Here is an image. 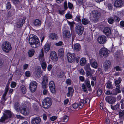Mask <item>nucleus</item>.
Instances as JSON below:
<instances>
[{
  "mask_svg": "<svg viewBox=\"0 0 124 124\" xmlns=\"http://www.w3.org/2000/svg\"><path fill=\"white\" fill-rule=\"evenodd\" d=\"M37 104L38 103L37 102V101H36L35 103H34L33 104L32 106L34 109L36 111L38 110L39 109V107L37 105Z\"/></svg>",
  "mask_w": 124,
  "mask_h": 124,
  "instance_id": "nucleus-34",
  "label": "nucleus"
},
{
  "mask_svg": "<svg viewBox=\"0 0 124 124\" xmlns=\"http://www.w3.org/2000/svg\"><path fill=\"white\" fill-rule=\"evenodd\" d=\"M97 40L100 44H104L106 41V37L103 35L100 36L98 37Z\"/></svg>",
  "mask_w": 124,
  "mask_h": 124,
  "instance_id": "nucleus-12",
  "label": "nucleus"
},
{
  "mask_svg": "<svg viewBox=\"0 0 124 124\" xmlns=\"http://www.w3.org/2000/svg\"><path fill=\"white\" fill-rule=\"evenodd\" d=\"M106 86L107 88L109 89H112L113 88L111 83L110 82L107 83Z\"/></svg>",
  "mask_w": 124,
  "mask_h": 124,
  "instance_id": "nucleus-43",
  "label": "nucleus"
},
{
  "mask_svg": "<svg viewBox=\"0 0 124 124\" xmlns=\"http://www.w3.org/2000/svg\"><path fill=\"white\" fill-rule=\"evenodd\" d=\"M49 37L50 39H56L58 38V37L57 34L54 33H52L49 35Z\"/></svg>",
  "mask_w": 124,
  "mask_h": 124,
  "instance_id": "nucleus-27",
  "label": "nucleus"
},
{
  "mask_svg": "<svg viewBox=\"0 0 124 124\" xmlns=\"http://www.w3.org/2000/svg\"><path fill=\"white\" fill-rule=\"evenodd\" d=\"M63 35L64 38L67 40L69 39L71 37V34L70 31L65 30L63 31Z\"/></svg>",
  "mask_w": 124,
  "mask_h": 124,
  "instance_id": "nucleus-14",
  "label": "nucleus"
},
{
  "mask_svg": "<svg viewBox=\"0 0 124 124\" xmlns=\"http://www.w3.org/2000/svg\"><path fill=\"white\" fill-rule=\"evenodd\" d=\"M52 104L51 99L49 98H46L44 99L42 103V107L45 108H49Z\"/></svg>",
  "mask_w": 124,
  "mask_h": 124,
  "instance_id": "nucleus-2",
  "label": "nucleus"
},
{
  "mask_svg": "<svg viewBox=\"0 0 124 124\" xmlns=\"http://www.w3.org/2000/svg\"><path fill=\"white\" fill-rule=\"evenodd\" d=\"M67 22L70 26L71 29H72V28L74 26V24H75V23L74 22H70L68 20H67Z\"/></svg>",
  "mask_w": 124,
  "mask_h": 124,
  "instance_id": "nucleus-37",
  "label": "nucleus"
},
{
  "mask_svg": "<svg viewBox=\"0 0 124 124\" xmlns=\"http://www.w3.org/2000/svg\"><path fill=\"white\" fill-rule=\"evenodd\" d=\"M47 83H45L44 82H42L41 84L42 88L44 89L46 88V85Z\"/></svg>",
  "mask_w": 124,
  "mask_h": 124,
  "instance_id": "nucleus-50",
  "label": "nucleus"
},
{
  "mask_svg": "<svg viewBox=\"0 0 124 124\" xmlns=\"http://www.w3.org/2000/svg\"><path fill=\"white\" fill-rule=\"evenodd\" d=\"M105 100L110 104H112L115 102L116 99L114 97L111 96L106 97L105 98Z\"/></svg>",
  "mask_w": 124,
  "mask_h": 124,
  "instance_id": "nucleus-11",
  "label": "nucleus"
},
{
  "mask_svg": "<svg viewBox=\"0 0 124 124\" xmlns=\"http://www.w3.org/2000/svg\"><path fill=\"white\" fill-rule=\"evenodd\" d=\"M23 105L20 106V104L18 102H16L14 105V108L15 110L17 112L20 110V108Z\"/></svg>",
  "mask_w": 124,
  "mask_h": 124,
  "instance_id": "nucleus-23",
  "label": "nucleus"
},
{
  "mask_svg": "<svg viewBox=\"0 0 124 124\" xmlns=\"http://www.w3.org/2000/svg\"><path fill=\"white\" fill-rule=\"evenodd\" d=\"M109 51L105 48H102L99 51V54L100 56L104 57H107Z\"/></svg>",
  "mask_w": 124,
  "mask_h": 124,
  "instance_id": "nucleus-4",
  "label": "nucleus"
},
{
  "mask_svg": "<svg viewBox=\"0 0 124 124\" xmlns=\"http://www.w3.org/2000/svg\"><path fill=\"white\" fill-rule=\"evenodd\" d=\"M74 49L76 51H78L80 50L81 47L79 44L77 43L74 45Z\"/></svg>",
  "mask_w": 124,
  "mask_h": 124,
  "instance_id": "nucleus-29",
  "label": "nucleus"
},
{
  "mask_svg": "<svg viewBox=\"0 0 124 124\" xmlns=\"http://www.w3.org/2000/svg\"><path fill=\"white\" fill-rule=\"evenodd\" d=\"M80 59V57L78 56H76V55L75 56V58L74 61H75L77 63H78V62L79 60Z\"/></svg>",
  "mask_w": 124,
  "mask_h": 124,
  "instance_id": "nucleus-63",
  "label": "nucleus"
},
{
  "mask_svg": "<svg viewBox=\"0 0 124 124\" xmlns=\"http://www.w3.org/2000/svg\"><path fill=\"white\" fill-rule=\"evenodd\" d=\"M9 89V85L7 84V85L6 86L5 89V92L4 93L6 94H7Z\"/></svg>",
  "mask_w": 124,
  "mask_h": 124,
  "instance_id": "nucleus-48",
  "label": "nucleus"
},
{
  "mask_svg": "<svg viewBox=\"0 0 124 124\" xmlns=\"http://www.w3.org/2000/svg\"><path fill=\"white\" fill-rule=\"evenodd\" d=\"M39 59L40 61L44 60V59L43 58L44 56V51L43 49H41V51L39 54Z\"/></svg>",
  "mask_w": 124,
  "mask_h": 124,
  "instance_id": "nucleus-26",
  "label": "nucleus"
},
{
  "mask_svg": "<svg viewBox=\"0 0 124 124\" xmlns=\"http://www.w3.org/2000/svg\"><path fill=\"white\" fill-rule=\"evenodd\" d=\"M50 45L49 44H45V47L44 49L45 50L48 51L50 50Z\"/></svg>",
  "mask_w": 124,
  "mask_h": 124,
  "instance_id": "nucleus-39",
  "label": "nucleus"
},
{
  "mask_svg": "<svg viewBox=\"0 0 124 124\" xmlns=\"http://www.w3.org/2000/svg\"><path fill=\"white\" fill-rule=\"evenodd\" d=\"M76 55L74 54H71L68 53L67 54V57L68 61L71 63L74 60Z\"/></svg>",
  "mask_w": 124,
  "mask_h": 124,
  "instance_id": "nucleus-8",
  "label": "nucleus"
},
{
  "mask_svg": "<svg viewBox=\"0 0 124 124\" xmlns=\"http://www.w3.org/2000/svg\"><path fill=\"white\" fill-rule=\"evenodd\" d=\"M49 87L51 92L53 93L55 92V86L53 81H50L49 84Z\"/></svg>",
  "mask_w": 124,
  "mask_h": 124,
  "instance_id": "nucleus-17",
  "label": "nucleus"
},
{
  "mask_svg": "<svg viewBox=\"0 0 124 124\" xmlns=\"http://www.w3.org/2000/svg\"><path fill=\"white\" fill-rule=\"evenodd\" d=\"M35 76L37 78H39L41 77L42 73L40 67H37V70L35 71Z\"/></svg>",
  "mask_w": 124,
  "mask_h": 124,
  "instance_id": "nucleus-9",
  "label": "nucleus"
},
{
  "mask_svg": "<svg viewBox=\"0 0 124 124\" xmlns=\"http://www.w3.org/2000/svg\"><path fill=\"white\" fill-rule=\"evenodd\" d=\"M41 23V21L38 19H36L33 22V24L36 26H38L40 25Z\"/></svg>",
  "mask_w": 124,
  "mask_h": 124,
  "instance_id": "nucleus-28",
  "label": "nucleus"
},
{
  "mask_svg": "<svg viewBox=\"0 0 124 124\" xmlns=\"http://www.w3.org/2000/svg\"><path fill=\"white\" fill-rule=\"evenodd\" d=\"M37 85V83L35 81L31 82V92H34L36 90Z\"/></svg>",
  "mask_w": 124,
  "mask_h": 124,
  "instance_id": "nucleus-20",
  "label": "nucleus"
},
{
  "mask_svg": "<svg viewBox=\"0 0 124 124\" xmlns=\"http://www.w3.org/2000/svg\"><path fill=\"white\" fill-rule=\"evenodd\" d=\"M40 121V118L39 117H36L31 120V124H39Z\"/></svg>",
  "mask_w": 124,
  "mask_h": 124,
  "instance_id": "nucleus-19",
  "label": "nucleus"
},
{
  "mask_svg": "<svg viewBox=\"0 0 124 124\" xmlns=\"http://www.w3.org/2000/svg\"><path fill=\"white\" fill-rule=\"evenodd\" d=\"M108 23L111 24L113 23L114 19L113 18L111 17L108 18Z\"/></svg>",
  "mask_w": 124,
  "mask_h": 124,
  "instance_id": "nucleus-44",
  "label": "nucleus"
},
{
  "mask_svg": "<svg viewBox=\"0 0 124 124\" xmlns=\"http://www.w3.org/2000/svg\"><path fill=\"white\" fill-rule=\"evenodd\" d=\"M78 107V105L77 103H75L72 105V107L74 109L77 108Z\"/></svg>",
  "mask_w": 124,
  "mask_h": 124,
  "instance_id": "nucleus-64",
  "label": "nucleus"
},
{
  "mask_svg": "<svg viewBox=\"0 0 124 124\" xmlns=\"http://www.w3.org/2000/svg\"><path fill=\"white\" fill-rule=\"evenodd\" d=\"M103 32L106 36H108L111 33V30L109 27H106L104 28Z\"/></svg>",
  "mask_w": 124,
  "mask_h": 124,
  "instance_id": "nucleus-18",
  "label": "nucleus"
},
{
  "mask_svg": "<svg viewBox=\"0 0 124 124\" xmlns=\"http://www.w3.org/2000/svg\"><path fill=\"white\" fill-rule=\"evenodd\" d=\"M84 30V27L82 25H77L76 28V32L79 35H81L83 33Z\"/></svg>",
  "mask_w": 124,
  "mask_h": 124,
  "instance_id": "nucleus-7",
  "label": "nucleus"
},
{
  "mask_svg": "<svg viewBox=\"0 0 124 124\" xmlns=\"http://www.w3.org/2000/svg\"><path fill=\"white\" fill-rule=\"evenodd\" d=\"M82 89L83 90L84 92H86L87 91V89L86 87L84 84H82Z\"/></svg>",
  "mask_w": 124,
  "mask_h": 124,
  "instance_id": "nucleus-49",
  "label": "nucleus"
},
{
  "mask_svg": "<svg viewBox=\"0 0 124 124\" xmlns=\"http://www.w3.org/2000/svg\"><path fill=\"white\" fill-rule=\"evenodd\" d=\"M102 91L101 89H98L97 92V95L98 96H100L101 94Z\"/></svg>",
  "mask_w": 124,
  "mask_h": 124,
  "instance_id": "nucleus-51",
  "label": "nucleus"
},
{
  "mask_svg": "<svg viewBox=\"0 0 124 124\" xmlns=\"http://www.w3.org/2000/svg\"><path fill=\"white\" fill-rule=\"evenodd\" d=\"M64 48H61L58 50V54L59 57H62L64 56Z\"/></svg>",
  "mask_w": 124,
  "mask_h": 124,
  "instance_id": "nucleus-21",
  "label": "nucleus"
},
{
  "mask_svg": "<svg viewBox=\"0 0 124 124\" xmlns=\"http://www.w3.org/2000/svg\"><path fill=\"white\" fill-rule=\"evenodd\" d=\"M31 47L36 48L39 46V41L37 36L31 34Z\"/></svg>",
  "mask_w": 124,
  "mask_h": 124,
  "instance_id": "nucleus-1",
  "label": "nucleus"
},
{
  "mask_svg": "<svg viewBox=\"0 0 124 124\" xmlns=\"http://www.w3.org/2000/svg\"><path fill=\"white\" fill-rule=\"evenodd\" d=\"M111 63L109 60H106L104 62L103 67L105 71H107L110 67Z\"/></svg>",
  "mask_w": 124,
  "mask_h": 124,
  "instance_id": "nucleus-13",
  "label": "nucleus"
},
{
  "mask_svg": "<svg viewBox=\"0 0 124 124\" xmlns=\"http://www.w3.org/2000/svg\"><path fill=\"white\" fill-rule=\"evenodd\" d=\"M16 83L14 82H12L11 84V86L12 88H15L16 86Z\"/></svg>",
  "mask_w": 124,
  "mask_h": 124,
  "instance_id": "nucleus-52",
  "label": "nucleus"
},
{
  "mask_svg": "<svg viewBox=\"0 0 124 124\" xmlns=\"http://www.w3.org/2000/svg\"><path fill=\"white\" fill-rule=\"evenodd\" d=\"M65 17L68 19H71L72 18V15L69 12L65 15Z\"/></svg>",
  "mask_w": 124,
  "mask_h": 124,
  "instance_id": "nucleus-38",
  "label": "nucleus"
},
{
  "mask_svg": "<svg viewBox=\"0 0 124 124\" xmlns=\"http://www.w3.org/2000/svg\"><path fill=\"white\" fill-rule=\"evenodd\" d=\"M5 113L4 114V116L1 117L0 119V122H3L7 118L10 117L11 114L10 111L8 110H6L5 111Z\"/></svg>",
  "mask_w": 124,
  "mask_h": 124,
  "instance_id": "nucleus-6",
  "label": "nucleus"
},
{
  "mask_svg": "<svg viewBox=\"0 0 124 124\" xmlns=\"http://www.w3.org/2000/svg\"><path fill=\"white\" fill-rule=\"evenodd\" d=\"M122 80V79L121 78L119 77L118 79L115 80L114 83L115 85L116 86V87H117L118 88L119 87L120 88L119 84L121 83Z\"/></svg>",
  "mask_w": 124,
  "mask_h": 124,
  "instance_id": "nucleus-24",
  "label": "nucleus"
},
{
  "mask_svg": "<svg viewBox=\"0 0 124 124\" xmlns=\"http://www.w3.org/2000/svg\"><path fill=\"white\" fill-rule=\"evenodd\" d=\"M91 15L93 18V20L95 21H97L101 16L100 13L97 10H93Z\"/></svg>",
  "mask_w": 124,
  "mask_h": 124,
  "instance_id": "nucleus-5",
  "label": "nucleus"
},
{
  "mask_svg": "<svg viewBox=\"0 0 124 124\" xmlns=\"http://www.w3.org/2000/svg\"><path fill=\"white\" fill-rule=\"evenodd\" d=\"M82 24L85 25H86L89 23H90V21L88 19H87L85 18L82 19Z\"/></svg>",
  "mask_w": 124,
  "mask_h": 124,
  "instance_id": "nucleus-31",
  "label": "nucleus"
},
{
  "mask_svg": "<svg viewBox=\"0 0 124 124\" xmlns=\"http://www.w3.org/2000/svg\"><path fill=\"white\" fill-rule=\"evenodd\" d=\"M107 6L108 9L110 10H111L112 9L113 6L112 4L110 3H108V4Z\"/></svg>",
  "mask_w": 124,
  "mask_h": 124,
  "instance_id": "nucleus-55",
  "label": "nucleus"
},
{
  "mask_svg": "<svg viewBox=\"0 0 124 124\" xmlns=\"http://www.w3.org/2000/svg\"><path fill=\"white\" fill-rule=\"evenodd\" d=\"M79 72L81 75H83L85 73L83 69H81L79 70Z\"/></svg>",
  "mask_w": 124,
  "mask_h": 124,
  "instance_id": "nucleus-60",
  "label": "nucleus"
},
{
  "mask_svg": "<svg viewBox=\"0 0 124 124\" xmlns=\"http://www.w3.org/2000/svg\"><path fill=\"white\" fill-rule=\"evenodd\" d=\"M85 69L86 71L91 70L90 67V65L89 64H87L85 67Z\"/></svg>",
  "mask_w": 124,
  "mask_h": 124,
  "instance_id": "nucleus-56",
  "label": "nucleus"
},
{
  "mask_svg": "<svg viewBox=\"0 0 124 124\" xmlns=\"http://www.w3.org/2000/svg\"><path fill=\"white\" fill-rule=\"evenodd\" d=\"M90 102V100L89 98H85L83 100V102L84 104L89 103Z\"/></svg>",
  "mask_w": 124,
  "mask_h": 124,
  "instance_id": "nucleus-45",
  "label": "nucleus"
},
{
  "mask_svg": "<svg viewBox=\"0 0 124 124\" xmlns=\"http://www.w3.org/2000/svg\"><path fill=\"white\" fill-rule=\"evenodd\" d=\"M90 64L91 66L94 68H96L97 67V64L93 59H91L90 61Z\"/></svg>",
  "mask_w": 124,
  "mask_h": 124,
  "instance_id": "nucleus-22",
  "label": "nucleus"
},
{
  "mask_svg": "<svg viewBox=\"0 0 124 124\" xmlns=\"http://www.w3.org/2000/svg\"><path fill=\"white\" fill-rule=\"evenodd\" d=\"M50 56L52 60L54 61H56L58 60L56 53L54 51H53L50 53Z\"/></svg>",
  "mask_w": 124,
  "mask_h": 124,
  "instance_id": "nucleus-15",
  "label": "nucleus"
},
{
  "mask_svg": "<svg viewBox=\"0 0 124 124\" xmlns=\"http://www.w3.org/2000/svg\"><path fill=\"white\" fill-rule=\"evenodd\" d=\"M57 118V117L55 116H53L50 118L51 120L53 121H54V120L56 119Z\"/></svg>",
  "mask_w": 124,
  "mask_h": 124,
  "instance_id": "nucleus-61",
  "label": "nucleus"
},
{
  "mask_svg": "<svg viewBox=\"0 0 124 124\" xmlns=\"http://www.w3.org/2000/svg\"><path fill=\"white\" fill-rule=\"evenodd\" d=\"M26 19V18L25 17H23V19L22 20V22H21V23L20 24V25H19L18 26L19 27L21 26H22V25L25 22V20Z\"/></svg>",
  "mask_w": 124,
  "mask_h": 124,
  "instance_id": "nucleus-46",
  "label": "nucleus"
},
{
  "mask_svg": "<svg viewBox=\"0 0 124 124\" xmlns=\"http://www.w3.org/2000/svg\"><path fill=\"white\" fill-rule=\"evenodd\" d=\"M119 117L121 119L123 118V116H124V110L121 111L119 112Z\"/></svg>",
  "mask_w": 124,
  "mask_h": 124,
  "instance_id": "nucleus-42",
  "label": "nucleus"
},
{
  "mask_svg": "<svg viewBox=\"0 0 124 124\" xmlns=\"http://www.w3.org/2000/svg\"><path fill=\"white\" fill-rule=\"evenodd\" d=\"M86 62V60L85 58H82L80 61V64L81 66L84 65Z\"/></svg>",
  "mask_w": 124,
  "mask_h": 124,
  "instance_id": "nucleus-33",
  "label": "nucleus"
},
{
  "mask_svg": "<svg viewBox=\"0 0 124 124\" xmlns=\"http://www.w3.org/2000/svg\"><path fill=\"white\" fill-rule=\"evenodd\" d=\"M40 61L42 68L44 70L46 68V62L44 60Z\"/></svg>",
  "mask_w": 124,
  "mask_h": 124,
  "instance_id": "nucleus-30",
  "label": "nucleus"
},
{
  "mask_svg": "<svg viewBox=\"0 0 124 124\" xmlns=\"http://www.w3.org/2000/svg\"><path fill=\"white\" fill-rule=\"evenodd\" d=\"M86 71V75L87 77H88V78L90 77L92 74V70H88Z\"/></svg>",
  "mask_w": 124,
  "mask_h": 124,
  "instance_id": "nucleus-36",
  "label": "nucleus"
},
{
  "mask_svg": "<svg viewBox=\"0 0 124 124\" xmlns=\"http://www.w3.org/2000/svg\"><path fill=\"white\" fill-rule=\"evenodd\" d=\"M42 82L45 83H48V77L46 75H45L42 76Z\"/></svg>",
  "mask_w": 124,
  "mask_h": 124,
  "instance_id": "nucleus-35",
  "label": "nucleus"
},
{
  "mask_svg": "<svg viewBox=\"0 0 124 124\" xmlns=\"http://www.w3.org/2000/svg\"><path fill=\"white\" fill-rule=\"evenodd\" d=\"M85 83L88 88H90L91 87L90 82L88 79H87L85 81Z\"/></svg>",
  "mask_w": 124,
  "mask_h": 124,
  "instance_id": "nucleus-41",
  "label": "nucleus"
},
{
  "mask_svg": "<svg viewBox=\"0 0 124 124\" xmlns=\"http://www.w3.org/2000/svg\"><path fill=\"white\" fill-rule=\"evenodd\" d=\"M80 16L79 15H77L76 18V21H77L79 22H81V20L80 18Z\"/></svg>",
  "mask_w": 124,
  "mask_h": 124,
  "instance_id": "nucleus-53",
  "label": "nucleus"
},
{
  "mask_svg": "<svg viewBox=\"0 0 124 124\" xmlns=\"http://www.w3.org/2000/svg\"><path fill=\"white\" fill-rule=\"evenodd\" d=\"M84 103L83 102L81 101L79 102V104L78 105V107L80 108H82L84 106Z\"/></svg>",
  "mask_w": 124,
  "mask_h": 124,
  "instance_id": "nucleus-58",
  "label": "nucleus"
},
{
  "mask_svg": "<svg viewBox=\"0 0 124 124\" xmlns=\"http://www.w3.org/2000/svg\"><path fill=\"white\" fill-rule=\"evenodd\" d=\"M21 113L24 115H28L29 113V111L27 108L24 107L23 106L20 108Z\"/></svg>",
  "mask_w": 124,
  "mask_h": 124,
  "instance_id": "nucleus-16",
  "label": "nucleus"
},
{
  "mask_svg": "<svg viewBox=\"0 0 124 124\" xmlns=\"http://www.w3.org/2000/svg\"><path fill=\"white\" fill-rule=\"evenodd\" d=\"M6 7L7 9H9L11 7V5L9 2H8L6 4Z\"/></svg>",
  "mask_w": 124,
  "mask_h": 124,
  "instance_id": "nucleus-57",
  "label": "nucleus"
},
{
  "mask_svg": "<svg viewBox=\"0 0 124 124\" xmlns=\"http://www.w3.org/2000/svg\"><path fill=\"white\" fill-rule=\"evenodd\" d=\"M2 48L3 51L7 53L8 52L12 49L10 43L7 41L4 42L3 43Z\"/></svg>",
  "mask_w": 124,
  "mask_h": 124,
  "instance_id": "nucleus-3",
  "label": "nucleus"
},
{
  "mask_svg": "<svg viewBox=\"0 0 124 124\" xmlns=\"http://www.w3.org/2000/svg\"><path fill=\"white\" fill-rule=\"evenodd\" d=\"M64 74L63 72H60L59 74L58 75L59 78H61L63 77L64 76Z\"/></svg>",
  "mask_w": 124,
  "mask_h": 124,
  "instance_id": "nucleus-54",
  "label": "nucleus"
},
{
  "mask_svg": "<svg viewBox=\"0 0 124 124\" xmlns=\"http://www.w3.org/2000/svg\"><path fill=\"white\" fill-rule=\"evenodd\" d=\"M21 91L22 93L23 94L26 93V90L25 86L23 85H22L20 86Z\"/></svg>",
  "mask_w": 124,
  "mask_h": 124,
  "instance_id": "nucleus-32",
  "label": "nucleus"
},
{
  "mask_svg": "<svg viewBox=\"0 0 124 124\" xmlns=\"http://www.w3.org/2000/svg\"><path fill=\"white\" fill-rule=\"evenodd\" d=\"M63 121L65 122H67L68 120V116H64L62 118Z\"/></svg>",
  "mask_w": 124,
  "mask_h": 124,
  "instance_id": "nucleus-47",
  "label": "nucleus"
},
{
  "mask_svg": "<svg viewBox=\"0 0 124 124\" xmlns=\"http://www.w3.org/2000/svg\"><path fill=\"white\" fill-rule=\"evenodd\" d=\"M124 3V0H116L115 2L114 6L116 8H121Z\"/></svg>",
  "mask_w": 124,
  "mask_h": 124,
  "instance_id": "nucleus-10",
  "label": "nucleus"
},
{
  "mask_svg": "<svg viewBox=\"0 0 124 124\" xmlns=\"http://www.w3.org/2000/svg\"><path fill=\"white\" fill-rule=\"evenodd\" d=\"M68 6L70 9H71L72 8L73 5L71 3L69 2L68 3Z\"/></svg>",
  "mask_w": 124,
  "mask_h": 124,
  "instance_id": "nucleus-59",
  "label": "nucleus"
},
{
  "mask_svg": "<svg viewBox=\"0 0 124 124\" xmlns=\"http://www.w3.org/2000/svg\"><path fill=\"white\" fill-rule=\"evenodd\" d=\"M115 69H116V70L117 71H121V68L119 66H117L116 67H114Z\"/></svg>",
  "mask_w": 124,
  "mask_h": 124,
  "instance_id": "nucleus-62",
  "label": "nucleus"
},
{
  "mask_svg": "<svg viewBox=\"0 0 124 124\" xmlns=\"http://www.w3.org/2000/svg\"><path fill=\"white\" fill-rule=\"evenodd\" d=\"M111 107L113 110H116L119 108V105L118 104H116V105L114 106L111 105Z\"/></svg>",
  "mask_w": 124,
  "mask_h": 124,
  "instance_id": "nucleus-40",
  "label": "nucleus"
},
{
  "mask_svg": "<svg viewBox=\"0 0 124 124\" xmlns=\"http://www.w3.org/2000/svg\"><path fill=\"white\" fill-rule=\"evenodd\" d=\"M120 88L116 87V88L113 89L112 91V94L116 95L117 93H120L121 91L120 90Z\"/></svg>",
  "mask_w": 124,
  "mask_h": 124,
  "instance_id": "nucleus-25",
  "label": "nucleus"
}]
</instances>
